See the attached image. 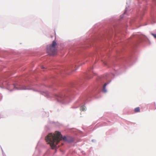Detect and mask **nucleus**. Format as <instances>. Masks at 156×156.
I'll return each instance as SVG.
<instances>
[{
	"label": "nucleus",
	"instance_id": "1",
	"mask_svg": "<svg viewBox=\"0 0 156 156\" xmlns=\"http://www.w3.org/2000/svg\"><path fill=\"white\" fill-rule=\"evenodd\" d=\"M45 140L48 144H49L52 149L55 148L60 141L66 140V136L62 137L60 132L56 131L54 133H50L46 137Z\"/></svg>",
	"mask_w": 156,
	"mask_h": 156
},
{
	"label": "nucleus",
	"instance_id": "2",
	"mask_svg": "<svg viewBox=\"0 0 156 156\" xmlns=\"http://www.w3.org/2000/svg\"><path fill=\"white\" fill-rule=\"evenodd\" d=\"M57 43L55 41H53L52 45L47 46V51L50 55H54L57 53V49L56 46Z\"/></svg>",
	"mask_w": 156,
	"mask_h": 156
},
{
	"label": "nucleus",
	"instance_id": "3",
	"mask_svg": "<svg viewBox=\"0 0 156 156\" xmlns=\"http://www.w3.org/2000/svg\"><path fill=\"white\" fill-rule=\"evenodd\" d=\"M107 85V83H105L103 86V91L104 93H106L107 91L106 89V87Z\"/></svg>",
	"mask_w": 156,
	"mask_h": 156
},
{
	"label": "nucleus",
	"instance_id": "4",
	"mask_svg": "<svg viewBox=\"0 0 156 156\" xmlns=\"http://www.w3.org/2000/svg\"><path fill=\"white\" fill-rule=\"evenodd\" d=\"M18 89H20V90H27V89H29L27 88L25 86H20L19 88Z\"/></svg>",
	"mask_w": 156,
	"mask_h": 156
},
{
	"label": "nucleus",
	"instance_id": "5",
	"mask_svg": "<svg viewBox=\"0 0 156 156\" xmlns=\"http://www.w3.org/2000/svg\"><path fill=\"white\" fill-rule=\"evenodd\" d=\"M140 111V108L139 107L136 108L134 109V112H139Z\"/></svg>",
	"mask_w": 156,
	"mask_h": 156
},
{
	"label": "nucleus",
	"instance_id": "6",
	"mask_svg": "<svg viewBox=\"0 0 156 156\" xmlns=\"http://www.w3.org/2000/svg\"><path fill=\"white\" fill-rule=\"evenodd\" d=\"M86 108L84 106H82L80 108V110L82 111H84L86 110Z\"/></svg>",
	"mask_w": 156,
	"mask_h": 156
},
{
	"label": "nucleus",
	"instance_id": "7",
	"mask_svg": "<svg viewBox=\"0 0 156 156\" xmlns=\"http://www.w3.org/2000/svg\"><path fill=\"white\" fill-rule=\"evenodd\" d=\"M57 100L58 101H61V97L60 96H58V97L57 98Z\"/></svg>",
	"mask_w": 156,
	"mask_h": 156
},
{
	"label": "nucleus",
	"instance_id": "8",
	"mask_svg": "<svg viewBox=\"0 0 156 156\" xmlns=\"http://www.w3.org/2000/svg\"><path fill=\"white\" fill-rule=\"evenodd\" d=\"M151 35L156 39V34H151Z\"/></svg>",
	"mask_w": 156,
	"mask_h": 156
},
{
	"label": "nucleus",
	"instance_id": "9",
	"mask_svg": "<svg viewBox=\"0 0 156 156\" xmlns=\"http://www.w3.org/2000/svg\"><path fill=\"white\" fill-rule=\"evenodd\" d=\"M41 69H44V68L43 66H41Z\"/></svg>",
	"mask_w": 156,
	"mask_h": 156
}]
</instances>
